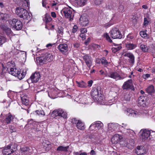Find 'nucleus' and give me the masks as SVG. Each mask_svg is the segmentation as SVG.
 Here are the masks:
<instances>
[{
    "instance_id": "f257e3e1",
    "label": "nucleus",
    "mask_w": 155,
    "mask_h": 155,
    "mask_svg": "<svg viewBox=\"0 0 155 155\" xmlns=\"http://www.w3.org/2000/svg\"><path fill=\"white\" fill-rule=\"evenodd\" d=\"M16 14L20 18L24 19L30 21L32 18L31 16L25 9L23 8H16L15 11Z\"/></svg>"
},
{
    "instance_id": "20e7f679",
    "label": "nucleus",
    "mask_w": 155,
    "mask_h": 155,
    "mask_svg": "<svg viewBox=\"0 0 155 155\" xmlns=\"http://www.w3.org/2000/svg\"><path fill=\"white\" fill-rule=\"evenodd\" d=\"M152 136H155V132L152 131L151 132L150 131L145 129L143 130L140 137L143 141H144L147 139H151Z\"/></svg>"
},
{
    "instance_id": "a211bd4d",
    "label": "nucleus",
    "mask_w": 155,
    "mask_h": 155,
    "mask_svg": "<svg viewBox=\"0 0 155 155\" xmlns=\"http://www.w3.org/2000/svg\"><path fill=\"white\" fill-rule=\"evenodd\" d=\"M80 22L82 26H86L88 23V20L85 17L81 16L80 18Z\"/></svg>"
},
{
    "instance_id": "e2e57ef3",
    "label": "nucleus",
    "mask_w": 155,
    "mask_h": 155,
    "mask_svg": "<svg viewBox=\"0 0 155 155\" xmlns=\"http://www.w3.org/2000/svg\"><path fill=\"white\" fill-rule=\"evenodd\" d=\"M74 47L78 48L80 46V44L78 43H75L74 45Z\"/></svg>"
},
{
    "instance_id": "6e6d98bb",
    "label": "nucleus",
    "mask_w": 155,
    "mask_h": 155,
    "mask_svg": "<svg viewBox=\"0 0 155 155\" xmlns=\"http://www.w3.org/2000/svg\"><path fill=\"white\" fill-rule=\"evenodd\" d=\"M78 122V121L75 118H73L72 119L71 122L73 124H77V123Z\"/></svg>"
},
{
    "instance_id": "4be33fe9",
    "label": "nucleus",
    "mask_w": 155,
    "mask_h": 155,
    "mask_svg": "<svg viewBox=\"0 0 155 155\" xmlns=\"http://www.w3.org/2000/svg\"><path fill=\"white\" fill-rule=\"evenodd\" d=\"M11 147L10 145H7L2 150V153L4 155H9L12 153V152L10 150Z\"/></svg>"
},
{
    "instance_id": "6e6552de",
    "label": "nucleus",
    "mask_w": 155,
    "mask_h": 155,
    "mask_svg": "<svg viewBox=\"0 0 155 155\" xmlns=\"http://www.w3.org/2000/svg\"><path fill=\"white\" fill-rule=\"evenodd\" d=\"M82 57L86 65L90 68L92 65L93 59L92 57L87 54L82 56Z\"/></svg>"
},
{
    "instance_id": "8fccbe9b",
    "label": "nucleus",
    "mask_w": 155,
    "mask_h": 155,
    "mask_svg": "<svg viewBox=\"0 0 155 155\" xmlns=\"http://www.w3.org/2000/svg\"><path fill=\"white\" fill-rule=\"evenodd\" d=\"M140 35L143 38H145L147 37V35L144 31H141L140 32Z\"/></svg>"
},
{
    "instance_id": "423d86ee",
    "label": "nucleus",
    "mask_w": 155,
    "mask_h": 155,
    "mask_svg": "<svg viewBox=\"0 0 155 155\" xmlns=\"http://www.w3.org/2000/svg\"><path fill=\"white\" fill-rule=\"evenodd\" d=\"M51 116L54 118L58 117L57 118H60L62 117L65 118L67 117V113L61 109L55 110L51 114Z\"/></svg>"
},
{
    "instance_id": "4d7b16f0",
    "label": "nucleus",
    "mask_w": 155,
    "mask_h": 155,
    "mask_svg": "<svg viewBox=\"0 0 155 155\" xmlns=\"http://www.w3.org/2000/svg\"><path fill=\"white\" fill-rule=\"evenodd\" d=\"M101 0H95V3L97 5H99L101 4Z\"/></svg>"
},
{
    "instance_id": "13d9d810",
    "label": "nucleus",
    "mask_w": 155,
    "mask_h": 155,
    "mask_svg": "<svg viewBox=\"0 0 155 155\" xmlns=\"http://www.w3.org/2000/svg\"><path fill=\"white\" fill-rule=\"evenodd\" d=\"M51 16L54 18H55L56 17V15L55 12H52L51 13Z\"/></svg>"
},
{
    "instance_id": "4468645a",
    "label": "nucleus",
    "mask_w": 155,
    "mask_h": 155,
    "mask_svg": "<svg viewBox=\"0 0 155 155\" xmlns=\"http://www.w3.org/2000/svg\"><path fill=\"white\" fill-rule=\"evenodd\" d=\"M135 152L137 155H142L145 153L146 150L143 147L139 146L136 149Z\"/></svg>"
},
{
    "instance_id": "cd10ccee",
    "label": "nucleus",
    "mask_w": 155,
    "mask_h": 155,
    "mask_svg": "<svg viewBox=\"0 0 155 155\" xmlns=\"http://www.w3.org/2000/svg\"><path fill=\"white\" fill-rule=\"evenodd\" d=\"M76 127L78 129L81 130H83L84 128V124L81 121L78 120L76 124Z\"/></svg>"
},
{
    "instance_id": "1a4fd4ad",
    "label": "nucleus",
    "mask_w": 155,
    "mask_h": 155,
    "mask_svg": "<svg viewBox=\"0 0 155 155\" xmlns=\"http://www.w3.org/2000/svg\"><path fill=\"white\" fill-rule=\"evenodd\" d=\"M40 77L41 75L39 73L35 72L31 75L28 81L31 80L32 83H36L39 81Z\"/></svg>"
},
{
    "instance_id": "393cba45",
    "label": "nucleus",
    "mask_w": 155,
    "mask_h": 155,
    "mask_svg": "<svg viewBox=\"0 0 155 155\" xmlns=\"http://www.w3.org/2000/svg\"><path fill=\"white\" fill-rule=\"evenodd\" d=\"M20 71H18L15 76L18 77V78L20 80L23 79L25 77L26 74V71L25 70H23L22 73Z\"/></svg>"
},
{
    "instance_id": "79ce46f5",
    "label": "nucleus",
    "mask_w": 155,
    "mask_h": 155,
    "mask_svg": "<svg viewBox=\"0 0 155 155\" xmlns=\"http://www.w3.org/2000/svg\"><path fill=\"white\" fill-rule=\"evenodd\" d=\"M57 32L60 34L63 35V28L61 26H59L57 28Z\"/></svg>"
},
{
    "instance_id": "0eeeda50",
    "label": "nucleus",
    "mask_w": 155,
    "mask_h": 155,
    "mask_svg": "<svg viewBox=\"0 0 155 155\" xmlns=\"http://www.w3.org/2000/svg\"><path fill=\"white\" fill-rule=\"evenodd\" d=\"M106 77L113 78L116 81L123 79L124 77L121 76L119 74L115 71L110 72L107 74H106Z\"/></svg>"
},
{
    "instance_id": "9b49d317",
    "label": "nucleus",
    "mask_w": 155,
    "mask_h": 155,
    "mask_svg": "<svg viewBox=\"0 0 155 155\" xmlns=\"http://www.w3.org/2000/svg\"><path fill=\"white\" fill-rule=\"evenodd\" d=\"M124 113L130 117H134L138 115V112L131 108H127L124 110Z\"/></svg>"
},
{
    "instance_id": "c9c22d12",
    "label": "nucleus",
    "mask_w": 155,
    "mask_h": 155,
    "mask_svg": "<svg viewBox=\"0 0 155 155\" xmlns=\"http://www.w3.org/2000/svg\"><path fill=\"white\" fill-rule=\"evenodd\" d=\"M8 16V14L0 13V18L2 20H6Z\"/></svg>"
},
{
    "instance_id": "aec40b11",
    "label": "nucleus",
    "mask_w": 155,
    "mask_h": 155,
    "mask_svg": "<svg viewBox=\"0 0 155 155\" xmlns=\"http://www.w3.org/2000/svg\"><path fill=\"white\" fill-rule=\"evenodd\" d=\"M145 98L143 96H140L139 97L137 101L138 105L144 107L146 106Z\"/></svg>"
},
{
    "instance_id": "72a5a7b5",
    "label": "nucleus",
    "mask_w": 155,
    "mask_h": 155,
    "mask_svg": "<svg viewBox=\"0 0 155 155\" xmlns=\"http://www.w3.org/2000/svg\"><path fill=\"white\" fill-rule=\"evenodd\" d=\"M29 148L28 147H23L21 148V152L22 154L27 155Z\"/></svg>"
},
{
    "instance_id": "f3484780",
    "label": "nucleus",
    "mask_w": 155,
    "mask_h": 155,
    "mask_svg": "<svg viewBox=\"0 0 155 155\" xmlns=\"http://www.w3.org/2000/svg\"><path fill=\"white\" fill-rule=\"evenodd\" d=\"M124 56L128 57L129 58L128 59L129 62L132 64H134L135 58L132 53H126L124 54Z\"/></svg>"
},
{
    "instance_id": "de8ad7c7",
    "label": "nucleus",
    "mask_w": 155,
    "mask_h": 155,
    "mask_svg": "<svg viewBox=\"0 0 155 155\" xmlns=\"http://www.w3.org/2000/svg\"><path fill=\"white\" fill-rule=\"evenodd\" d=\"M22 2H23V4L22 5L23 7L26 8L28 6L29 3L26 0H24Z\"/></svg>"
},
{
    "instance_id": "b1692460",
    "label": "nucleus",
    "mask_w": 155,
    "mask_h": 155,
    "mask_svg": "<svg viewBox=\"0 0 155 155\" xmlns=\"http://www.w3.org/2000/svg\"><path fill=\"white\" fill-rule=\"evenodd\" d=\"M43 148L46 150H49L51 147L50 142L48 140H45L42 143Z\"/></svg>"
},
{
    "instance_id": "5701e85b",
    "label": "nucleus",
    "mask_w": 155,
    "mask_h": 155,
    "mask_svg": "<svg viewBox=\"0 0 155 155\" xmlns=\"http://www.w3.org/2000/svg\"><path fill=\"white\" fill-rule=\"evenodd\" d=\"M14 117L12 115L9 113L8 114L6 115V117L5 120H2V122H6L7 124H9L10 123L11 121L13 119Z\"/></svg>"
},
{
    "instance_id": "864d4df0",
    "label": "nucleus",
    "mask_w": 155,
    "mask_h": 155,
    "mask_svg": "<svg viewBox=\"0 0 155 155\" xmlns=\"http://www.w3.org/2000/svg\"><path fill=\"white\" fill-rule=\"evenodd\" d=\"M150 76V74H143V77L145 79H146L149 77Z\"/></svg>"
},
{
    "instance_id": "6ab92c4d",
    "label": "nucleus",
    "mask_w": 155,
    "mask_h": 155,
    "mask_svg": "<svg viewBox=\"0 0 155 155\" xmlns=\"http://www.w3.org/2000/svg\"><path fill=\"white\" fill-rule=\"evenodd\" d=\"M122 138V137L121 136L118 134H116L112 137L111 141L112 143H117L119 142Z\"/></svg>"
},
{
    "instance_id": "052dcab7",
    "label": "nucleus",
    "mask_w": 155,
    "mask_h": 155,
    "mask_svg": "<svg viewBox=\"0 0 155 155\" xmlns=\"http://www.w3.org/2000/svg\"><path fill=\"white\" fill-rule=\"evenodd\" d=\"M93 82V81L92 80H90V81H88L87 83L88 84V85L90 87H91L92 86Z\"/></svg>"
},
{
    "instance_id": "c85d7f7f",
    "label": "nucleus",
    "mask_w": 155,
    "mask_h": 155,
    "mask_svg": "<svg viewBox=\"0 0 155 155\" xmlns=\"http://www.w3.org/2000/svg\"><path fill=\"white\" fill-rule=\"evenodd\" d=\"M108 127L109 130L113 131L116 129V125L113 124H109L108 125Z\"/></svg>"
},
{
    "instance_id": "a19ab883",
    "label": "nucleus",
    "mask_w": 155,
    "mask_h": 155,
    "mask_svg": "<svg viewBox=\"0 0 155 155\" xmlns=\"http://www.w3.org/2000/svg\"><path fill=\"white\" fill-rule=\"evenodd\" d=\"M10 131L12 133L14 132H16V131L15 127L13 125H11L9 126Z\"/></svg>"
},
{
    "instance_id": "f704fd0d",
    "label": "nucleus",
    "mask_w": 155,
    "mask_h": 155,
    "mask_svg": "<svg viewBox=\"0 0 155 155\" xmlns=\"http://www.w3.org/2000/svg\"><path fill=\"white\" fill-rule=\"evenodd\" d=\"M102 64L104 65L105 67H107L109 63L107 61L105 58L103 57L100 60Z\"/></svg>"
},
{
    "instance_id": "338daca9",
    "label": "nucleus",
    "mask_w": 155,
    "mask_h": 155,
    "mask_svg": "<svg viewBox=\"0 0 155 155\" xmlns=\"http://www.w3.org/2000/svg\"><path fill=\"white\" fill-rule=\"evenodd\" d=\"M78 83V86L80 87H84V85L82 84H81L79 83V82H77Z\"/></svg>"
},
{
    "instance_id": "ddd939ff",
    "label": "nucleus",
    "mask_w": 155,
    "mask_h": 155,
    "mask_svg": "<svg viewBox=\"0 0 155 155\" xmlns=\"http://www.w3.org/2000/svg\"><path fill=\"white\" fill-rule=\"evenodd\" d=\"M58 50L63 54L66 55L68 51V45L66 44H61L58 47Z\"/></svg>"
},
{
    "instance_id": "473e14b6",
    "label": "nucleus",
    "mask_w": 155,
    "mask_h": 155,
    "mask_svg": "<svg viewBox=\"0 0 155 155\" xmlns=\"http://www.w3.org/2000/svg\"><path fill=\"white\" fill-rule=\"evenodd\" d=\"M21 99L23 104L26 106L28 105L29 101L26 97L23 96L21 97Z\"/></svg>"
},
{
    "instance_id": "a878e982",
    "label": "nucleus",
    "mask_w": 155,
    "mask_h": 155,
    "mask_svg": "<svg viewBox=\"0 0 155 155\" xmlns=\"http://www.w3.org/2000/svg\"><path fill=\"white\" fill-rule=\"evenodd\" d=\"M126 47L128 50H131L134 49L136 47V45L131 43L130 42H127L126 43Z\"/></svg>"
},
{
    "instance_id": "e433bc0d",
    "label": "nucleus",
    "mask_w": 155,
    "mask_h": 155,
    "mask_svg": "<svg viewBox=\"0 0 155 155\" xmlns=\"http://www.w3.org/2000/svg\"><path fill=\"white\" fill-rule=\"evenodd\" d=\"M124 147H127L128 148L131 149L134 146V143H128L127 142H125L124 144Z\"/></svg>"
},
{
    "instance_id": "4c0bfd02",
    "label": "nucleus",
    "mask_w": 155,
    "mask_h": 155,
    "mask_svg": "<svg viewBox=\"0 0 155 155\" xmlns=\"http://www.w3.org/2000/svg\"><path fill=\"white\" fill-rule=\"evenodd\" d=\"M8 145H10V147H11L10 149L12 153H13L15 151H16L17 148V146L15 144H10Z\"/></svg>"
},
{
    "instance_id": "0e129e2a",
    "label": "nucleus",
    "mask_w": 155,
    "mask_h": 155,
    "mask_svg": "<svg viewBox=\"0 0 155 155\" xmlns=\"http://www.w3.org/2000/svg\"><path fill=\"white\" fill-rule=\"evenodd\" d=\"M90 154L91 155H95V151L93 150H91L90 152Z\"/></svg>"
},
{
    "instance_id": "3c124183",
    "label": "nucleus",
    "mask_w": 155,
    "mask_h": 155,
    "mask_svg": "<svg viewBox=\"0 0 155 155\" xmlns=\"http://www.w3.org/2000/svg\"><path fill=\"white\" fill-rule=\"evenodd\" d=\"M77 29L78 26L77 25H74L72 30L73 33H74L75 32L77 31Z\"/></svg>"
},
{
    "instance_id": "774afa93",
    "label": "nucleus",
    "mask_w": 155,
    "mask_h": 155,
    "mask_svg": "<svg viewBox=\"0 0 155 155\" xmlns=\"http://www.w3.org/2000/svg\"><path fill=\"white\" fill-rule=\"evenodd\" d=\"M80 155H87V153H86L84 152L80 153Z\"/></svg>"
},
{
    "instance_id": "412c9836",
    "label": "nucleus",
    "mask_w": 155,
    "mask_h": 155,
    "mask_svg": "<svg viewBox=\"0 0 155 155\" xmlns=\"http://www.w3.org/2000/svg\"><path fill=\"white\" fill-rule=\"evenodd\" d=\"M91 96L94 100L97 101L99 99V93L97 89H95L92 91L91 93Z\"/></svg>"
},
{
    "instance_id": "c03bdc74",
    "label": "nucleus",
    "mask_w": 155,
    "mask_h": 155,
    "mask_svg": "<svg viewBox=\"0 0 155 155\" xmlns=\"http://www.w3.org/2000/svg\"><path fill=\"white\" fill-rule=\"evenodd\" d=\"M6 41V38L3 36H0V46L3 43Z\"/></svg>"
},
{
    "instance_id": "bf43d9fd",
    "label": "nucleus",
    "mask_w": 155,
    "mask_h": 155,
    "mask_svg": "<svg viewBox=\"0 0 155 155\" xmlns=\"http://www.w3.org/2000/svg\"><path fill=\"white\" fill-rule=\"evenodd\" d=\"M127 38L128 40L132 39L133 38V36L130 35H128L127 36Z\"/></svg>"
},
{
    "instance_id": "39448f33",
    "label": "nucleus",
    "mask_w": 155,
    "mask_h": 155,
    "mask_svg": "<svg viewBox=\"0 0 155 155\" xmlns=\"http://www.w3.org/2000/svg\"><path fill=\"white\" fill-rule=\"evenodd\" d=\"M109 34L113 39H121L122 35L119 29L116 28H114L109 32Z\"/></svg>"
},
{
    "instance_id": "680f3d73",
    "label": "nucleus",
    "mask_w": 155,
    "mask_h": 155,
    "mask_svg": "<svg viewBox=\"0 0 155 155\" xmlns=\"http://www.w3.org/2000/svg\"><path fill=\"white\" fill-rule=\"evenodd\" d=\"M91 40V38H88L87 40L85 41H84V43L85 45H87L90 41Z\"/></svg>"
},
{
    "instance_id": "dca6fc26",
    "label": "nucleus",
    "mask_w": 155,
    "mask_h": 155,
    "mask_svg": "<svg viewBox=\"0 0 155 155\" xmlns=\"http://www.w3.org/2000/svg\"><path fill=\"white\" fill-rule=\"evenodd\" d=\"M0 27L8 36H9L12 33L11 29L4 25H1Z\"/></svg>"
},
{
    "instance_id": "69168bd1",
    "label": "nucleus",
    "mask_w": 155,
    "mask_h": 155,
    "mask_svg": "<svg viewBox=\"0 0 155 155\" xmlns=\"http://www.w3.org/2000/svg\"><path fill=\"white\" fill-rule=\"evenodd\" d=\"M80 36L82 38V39H85V36L84 35V34H81L80 35Z\"/></svg>"
},
{
    "instance_id": "603ef678",
    "label": "nucleus",
    "mask_w": 155,
    "mask_h": 155,
    "mask_svg": "<svg viewBox=\"0 0 155 155\" xmlns=\"http://www.w3.org/2000/svg\"><path fill=\"white\" fill-rule=\"evenodd\" d=\"M149 21L147 20L146 18H144V19L143 24L144 25H147L148 24Z\"/></svg>"
},
{
    "instance_id": "5fc2aeb1",
    "label": "nucleus",
    "mask_w": 155,
    "mask_h": 155,
    "mask_svg": "<svg viewBox=\"0 0 155 155\" xmlns=\"http://www.w3.org/2000/svg\"><path fill=\"white\" fill-rule=\"evenodd\" d=\"M81 34H83L84 33H86L87 32V30L85 28H82L81 29Z\"/></svg>"
},
{
    "instance_id": "bb28decb",
    "label": "nucleus",
    "mask_w": 155,
    "mask_h": 155,
    "mask_svg": "<svg viewBox=\"0 0 155 155\" xmlns=\"http://www.w3.org/2000/svg\"><path fill=\"white\" fill-rule=\"evenodd\" d=\"M87 0H76L75 3L79 6H82L85 5Z\"/></svg>"
},
{
    "instance_id": "c756f323",
    "label": "nucleus",
    "mask_w": 155,
    "mask_h": 155,
    "mask_svg": "<svg viewBox=\"0 0 155 155\" xmlns=\"http://www.w3.org/2000/svg\"><path fill=\"white\" fill-rule=\"evenodd\" d=\"M146 91L148 93L151 94L154 92V87L153 85H151L149 86L146 89Z\"/></svg>"
},
{
    "instance_id": "2eb2a0df",
    "label": "nucleus",
    "mask_w": 155,
    "mask_h": 155,
    "mask_svg": "<svg viewBox=\"0 0 155 155\" xmlns=\"http://www.w3.org/2000/svg\"><path fill=\"white\" fill-rule=\"evenodd\" d=\"M132 79H129L124 82L123 86L122 88L123 90L127 89L130 88L132 86Z\"/></svg>"
},
{
    "instance_id": "f8f14e48",
    "label": "nucleus",
    "mask_w": 155,
    "mask_h": 155,
    "mask_svg": "<svg viewBox=\"0 0 155 155\" xmlns=\"http://www.w3.org/2000/svg\"><path fill=\"white\" fill-rule=\"evenodd\" d=\"M63 11L64 17L66 18H69L70 21L73 19L74 15H73L72 17V11L70 8H65L63 9Z\"/></svg>"
},
{
    "instance_id": "7ed1b4c3",
    "label": "nucleus",
    "mask_w": 155,
    "mask_h": 155,
    "mask_svg": "<svg viewBox=\"0 0 155 155\" xmlns=\"http://www.w3.org/2000/svg\"><path fill=\"white\" fill-rule=\"evenodd\" d=\"M8 21L10 25L17 30H21L22 28V23L17 19L13 18L12 20H9Z\"/></svg>"
},
{
    "instance_id": "ea45409f",
    "label": "nucleus",
    "mask_w": 155,
    "mask_h": 155,
    "mask_svg": "<svg viewBox=\"0 0 155 155\" xmlns=\"http://www.w3.org/2000/svg\"><path fill=\"white\" fill-rule=\"evenodd\" d=\"M140 48L142 51L144 52H146L148 50V48L146 45H141L140 46Z\"/></svg>"
},
{
    "instance_id": "7c9ffc66",
    "label": "nucleus",
    "mask_w": 155,
    "mask_h": 155,
    "mask_svg": "<svg viewBox=\"0 0 155 155\" xmlns=\"http://www.w3.org/2000/svg\"><path fill=\"white\" fill-rule=\"evenodd\" d=\"M69 146L64 147L61 146H59L57 149V150L61 151H67L68 149Z\"/></svg>"
},
{
    "instance_id": "9d476101",
    "label": "nucleus",
    "mask_w": 155,
    "mask_h": 155,
    "mask_svg": "<svg viewBox=\"0 0 155 155\" xmlns=\"http://www.w3.org/2000/svg\"><path fill=\"white\" fill-rule=\"evenodd\" d=\"M103 124L101 122H98L95 124L91 125L89 127V129L90 130H94V128H95V130H98L99 131L101 130L103 131Z\"/></svg>"
},
{
    "instance_id": "09e8293b",
    "label": "nucleus",
    "mask_w": 155,
    "mask_h": 155,
    "mask_svg": "<svg viewBox=\"0 0 155 155\" xmlns=\"http://www.w3.org/2000/svg\"><path fill=\"white\" fill-rule=\"evenodd\" d=\"M35 113L37 115H45L44 112L43 110H37L35 111Z\"/></svg>"
},
{
    "instance_id": "a18cd8bd",
    "label": "nucleus",
    "mask_w": 155,
    "mask_h": 155,
    "mask_svg": "<svg viewBox=\"0 0 155 155\" xmlns=\"http://www.w3.org/2000/svg\"><path fill=\"white\" fill-rule=\"evenodd\" d=\"M104 36L106 38V40L110 43H111L112 41V40L110 38V37L109 36L107 33H105L104 34Z\"/></svg>"
},
{
    "instance_id": "37998d69",
    "label": "nucleus",
    "mask_w": 155,
    "mask_h": 155,
    "mask_svg": "<svg viewBox=\"0 0 155 155\" xmlns=\"http://www.w3.org/2000/svg\"><path fill=\"white\" fill-rule=\"evenodd\" d=\"M130 94H126L124 96V98L125 100L130 101Z\"/></svg>"
},
{
    "instance_id": "49530a36",
    "label": "nucleus",
    "mask_w": 155,
    "mask_h": 155,
    "mask_svg": "<svg viewBox=\"0 0 155 155\" xmlns=\"http://www.w3.org/2000/svg\"><path fill=\"white\" fill-rule=\"evenodd\" d=\"M9 73L13 76H16L17 73H15V69L12 68H11L10 69V71Z\"/></svg>"
},
{
    "instance_id": "2f4dec72",
    "label": "nucleus",
    "mask_w": 155,
    "mask_h": 155,
    "mask_svg": "<svg viewBox=\"0 0 155 155\" xmlns=\"http://www.w3.org/2000/svg\"><path fill=\"white\" fill-rule=\"evenodd\" d=\"M43 20L47 23L51 21L52 20V18L49 15L46 14L45 15V17L43 18Z\"/></svg>"
},
{
    "instance_id": "f03ea898",
    "label": "nucleus",
    "mask_w": 155,
    "mask_h": 155,
    "mask_svg": "<svg viewBox=\"0 0 155 155\" xmlns=\"http://www.w3.org/2000/svg\"><path fill=\"white\" fill-rule=\"evenodd\" d=\"M53 59V56L51 54L46 52L43 53L42 56L38 57L36 58L37 61L42 64L45 63L46 61L50 62Z\"/></svg>"
},
{
    "instance_id": "58836bf2",
    "label": "nucleus",
    "mask_w": 155,
    "mask_h": 155,
    "mask_svg": "<svg viewBox=\"0 0 155 155\" xmlns=\"http://www.w3.org/2000/svg\"><path fill=\"white\" fill-rule=\"evenodd\" d=\"M122 48V47L121 46H119L115 48H112L111 49L112 51L114 53H116L118 51H119Z\"/></svg>"
}]
</instances>
